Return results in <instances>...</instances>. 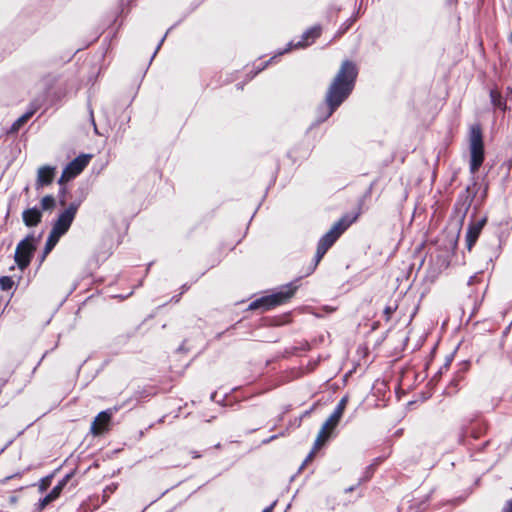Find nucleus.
<instances>
[{
    "label": "nucleus",
    "mask_w": 512,
    "mask_h": 512,
    "mask_svg": "<svg viewBox=\"0 0 512 512\" xmlns=\"http://www.w3.org/2000/svg\"><path fill=\"white\" fill-rule=\"evenodd\" d=\"M355 75L356 71L354 66L347 62L344 63L328 93L327 99L330 105L329 114H331L333 109L348 95L351 89L350 83L355 78Z\"/></svg>",
    "instance_id": "f257e3e1"
},
{
    "label": "nucleus",
    "mask_w": 512,
    "mask_h": 512,
    "mask_svg": "<svg viewBox=\"0 0 512 512\" xmlns=\"http://www.w3.org/2000/svg\"><path fill=\"white\" fill-rule=\"evenodd\" d=\"M77 212V206L71 204L61 213L55 222L46 244V252H49L58 242L59 238L67 232Z\"/></svg>",
    "instance_id": "f03ea898"
},
{
    "label": "nucleus",
    "mask_w": 512,
    "mask_h": 512,
    "mask_svg": "<svg viewBox=\"0 0 512 512\" xmlns=\"http://www.w3.org/2000/svg\"><path fill=\"white\" fill-rule=\"evenodd\" d=\"M484 160V147L482 133L479 127H472L470 131V169L478 170Z\"/></svg>",
    "instance_id": "7ed1b4c3"
},
{
    "label": "nucleus",
    "mask_w": 512,
    "mask_h": 512,
    "mask_svg": "<svg viewBox=\"0 0 512 512\" xmlns=\"http://www.w3.org/2000/svg\"><path fill=\"white\" fill-rule=\"evenodd\" d=\"M90 160L89 155H81L70 162L67 167L63 170L62 175L59 179L60 184H64L70 181L72 178L77 176L87 166Z\"/></svg>",
    "instance_id": "20e7f679"
},
{
    "label": "nucleus",
    "mask_w": 512,
    "mask_h": 512,
    "mask_svg": "<svg viewBox=\"0 0 512 512\" xmlns=\"http://www.w3.org/2000/svg\"><path fill=\"white\" fill-rule=\"evenodd\" d=\"M34 250V239L31 237H27L19 243L15 253V261L21 269L28 265Z\"/></svg>",
    "instance_id": "39448f33"
},
{
    "label": "nucleus",
    "mask_w": 512,
    "mask_h": 512,
    "mask_svg": "<svg viewBox=\"0 0 512 512\" xmlns=\"http://www.w3.org/2000/svg\"><path fill=\"white\" fill-rule=\"evenodd\" d=\"M342 222L337 223L320 241L317 253L321 257L327 249L334 243L339 235L346 229Z\"/></svg>",
    "instance_id": "423d86ee"
},
{
    "label": "nucleus",
    "mask_w": 512,
    "mask_h": 512,
    "mask_svg": "<svg viewBox=\"0 0 512 512\" xmlns=\"http://www.w3.org/2000/svg\"><path fill=\"white\" fill-rule=\"evenodd\" d=\"M292 294H293L292 290H288V291H285V292L277 293L275 295H272L270 297L262 299L259 302H255L254 304L251 305V308L254 309V308H256V307H258L260 305H263V306H266V307H270V306H273V305L280 304L283 301H285L288 298H290L292 296Z\"/></svg>",
    "instance_id": "0eeeda50"
},
{
    "label": "nucleus",
    "mask_w": 512,
    "mask_h": 512,
    "mask_svg": "<svg viewBox=\"0 0 512 512\" xmlns=\"http://www.w3.org/2000/svg\"><path fill=\"white\" fill-rule=\"evenodd\" d=\"M56 169L52 166H41L37 170V185L45 186L52 183Z\"/></svg>",
    "instance_id": "6e6552de"
},
{
    "label": "nucleus",
    "mask_w": 512,
    "mask_h": 512,
    "mask_svg": "<svg viewBox=\"0 0 512 512\" xmlns=\"http://www.w3.org/2000/svg\"><path fill=\"white\" fill-rule=\"evenodd\" d=\"M110 422V415L106 412H101L92 424V432L95 435H100L105 432Z\"/></svg>",
    "instance_id": "1a4fd4ad"
},
{
    "label": "nucleus",
    "mask_w": 512,
    "mask_h": 512,
    "mask_svg": "<svg viewBox=\"0 0 512 512\" xmlns=\"http://www.w3.org/2000/svg\"><path fill=\"white\" fill-rule=\"evenodd\" d=\"M485 223H486V218H483L479 222L472 223L469 226V229L467 232V244H468L469 248H471L474 245V243L476 242Z\"/></svg>",
    "instance_id": "9d476101"
},
{
    "label": "nucleus",
    "mask_w": 512,
    "mask_h": 512,
    "mask_svg": "<svg viewBox=\"0 0 512 512\" xmlns=\"http://www.w3.org/2000/svg\"><path fill=\"white\" fill-rule=\"evenodd\" d=\"M344 405H345V400H342L337 411H335L328 419L327 421L324 423L323 427L321 428L322 430H326V431H329V434L331 433V431L334 429V427L337 425L340 417H341V414L343 412V409H344Z\"/></svg>",
    "instance_id": "9b49d317"
},
{
    "label": "nucleus",
    "mask_w": 512,
    "mask_h": 512,
    "mask_svg": "<svg viewBox=\"0 0 512 512\" xmlns=\"http://www.w3.org/2000/svg\"><path fill=\"white\" fill-rule=\"evenodd\" d=\"M41 214L36 209H28L23 213V220L27 226H35L40 222Z\"/></svg>",
    "instance_id": "f8f14e48"
},
{
    "label": "nucleus",
    "mask_w": 512,
    "mask_h": 512,
    "mask_svg": "<svg viewBox=\"0 0 512 512\" xmlns=\"http://www.w3.org/2000/svg\"><path fill=\"white\" fill-rule=\"evenodd\" d=\"M43 210L52 211L55 208V199L52 196H45L41 200Z\"/></svg>",
    "instance_id": "ddd939ff"
},
{
    "label": "nucleus",
    "mask_w": 512,
    "mask_h": 512,
    "mask_svg": "<svg viewBox=\"0 0 512 512\" xmlns=\"http://www.w3.org/2000/svg\"><path fill=\"white\" fill-rule=\"evenodd\" d=\"M329 436H330L329 431L321 429L317 436L316 442H315L316 448H320L325 443V441L329 438Z\"/></svg>",
    "instance_id": "4468645a"
},
{
    "label": "nucleus",
    "mask_w": 512,
    "mask_h": 512,
    "mask_svg": "<svg viewBox=\"0 0 512 512\" xmlns=\"http://www.w3.org/2000/svg\"><path fill=\"white\" fill-rule=\"evenodd\" d=\"M329 436H330L329 431L321 429L317 436L316 442H315L316 448H320L325 443V441L329 438Z\"/></svg>",
    "instance_id": "2eb2a0df"
},
{
    "label": "nucleus",
    "mask_w": 512,
    "mask_h": 512,
    "mask_svg": "<svg viewBox=\"0 0 512 512\" xmlns=\"http://www.w3.org/2000/svg\"><path fill=\"white\" fill-rule=\"evenodd\" d=\"M13 285V281L9 277L0 278V286L2 289L7 290L10 289Z\"/></svg>",
    "instance_id": "dca6fc26"
},
{
    "label": "nucleus",
    "mask_w": 512,
    "mask_h": 512,
    "mask_svg": "<svg viewBox=\"0 0 512 512\" xmlns=\"http://www.w3.org/2000/svg\"><path fill=\"white\" fill-rule=\"evenodd\" d=\"M65 483H66V481H62L60 484H58V485H57V486H56V487L51 491L50 495H52V496L54 497V499H56V498L60 495V493H61V491H62V489H63V487H64Z\"/></svg>",
    "instance_id": "f3484780"
},
{
    "label": "nucleus",
    "mask_w": 512,
    "mask_h": 512,
    "mask_svg": "<svg viewBox=\"0 0 512 512\" xmlns=\"http://www.w3.org/2000/svg\"><path fill=\"white\" fill-rule=\"evenodd\" d=\"M53 500H54V497H53L52 495H50V494H49V495H47V496L45 497V499L43 500V502H42V506L47 505L48 503H50V502H51V501H53Z\"/></svg>",
    "instance_id": "a211bd4d"
},
{
    "label": "nucleus",
    "mask_w": 512,
    "mask_h": 512,
    "mask_svg": "<svg viewBox=\"0 0 512 512\" xmlns=\"http://www.w3.org/2000/svg\"><path fill=\"white\" fill-rule=\"evenodd\" d=\"M504 512H512V501L509 503L508 507Z\"/></svg>",
    "instance_id": "6ab92c4d"
},
{
    "label": "nucleus",
    "mask_w": 512,
    "mask_h": 512,
    "mask_svg": "<svg viewBox=\"0 0 512 512\" xmlns=\"http://www.w3.org/2000/svg\"><path fill=\"white\" fill-rule=\"evenodd\" d=\"M47 486H48V481H45V482H43L41 487H42V489H45Z\"/></svg>",
    "instance_id": "aec40b11"
},
{
    "label": "nucleus",
    "mask_w": 512,
    "mask_h": 512,
    "mask_svg": "<svg viewBox=\"0 0 512 512\" xmlns=\"http://www.w3.org/2000/svg\"><path fill=\"white\" fill-rule=\"evenodd\" d=\"M25 120H26L25 118L20 119V120H19V125H20L21 123H23Z\"/></svg>",
    "instance_id": "412c9836"
},
{
    "label": "nucleus",
    "mask_w": 512,
    "mask_h": 512,
    "mask_svg": "<svg viewBox=\"0 0 512 512\" xmlns=\"http://www.w3.org/2000/svg\"><path fill=\"white\" fill-rule=\"evenodd\" d=\"M263 512H270V510H269V509H266V510H264Z\"/></svg>",
    "instance_id": "4be33fe9"
}]
</instances>
